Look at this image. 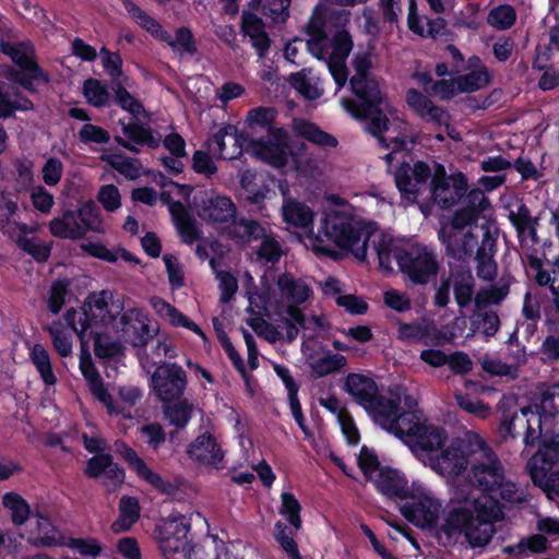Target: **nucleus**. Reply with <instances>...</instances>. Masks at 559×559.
Masks as SVG:
<instances>
[{"label": "nucleus", "instance_id": "3c124183", "mask_svg": "<svg viewBox=\"0 0 559 559\" xmlns=\"http://www.w3.org/2000/svg\"><path fill=\"white\" fill-rule=\"evenodd\" d=\"M49 335L52 340V345L56 352L61 357H68L72 354L73 338L70 331H68L61 322L55 321L47 328Z\"/></svg>", "mask_w": 559, "mask_h": 559}, {"label": "nucleus", "instance_id": "6ab92c4d", "mask_svg": "<svg viewBox=\"0 0 559 559\" xmlns=\"http://www.w3.org/2000/svg\"><path fill=\"white\" fill-rule=\"evenodd\" d=\"M431 171L429 167L419 160H403L396 169L394 177L395 183L402 195L408 202H415L418 193L426 186Z\"/></svg>", "mask_w": 559, "mask_h": 559}, {"label": "nucleus", "instance_id": "f8f14e48", "mask_svg": "<svg viewBox=\"0 0 559 559\" xmlns=\"http://www.w3.org/2000/svg\"><path fill=\"white\" fill-rule=\"evenodd\" d=\"M478 225L472 213L456 212L439 231V238L452 258L464 261L472 257L478 245ZM481 229V226H480Z\"/></svg>", "mask_w": 559, "mask_h": 559}, {"label": "nucleus", "instance_id": "bf43d9fd", "mask_svg": "<svg viewBox=\"0 0 559 559\" xmlns=\"http://www.w3.org/2000/svg\"><path fill=\"white\" fill-rule=\"evenodd\" d=\"M280 513L288 520V522L299 530L301 527L300 510L301 506L292 492H282Z\"/></svg>", "mask_w": 559, "mask_h": 559}, {"label": "nucleus", "instance_id": "4be33fe9", "mask_svg": "<svg viewBox=\"0 0 559 559\" xmlns=\"http://www.w3.org/2000/svg\"><path fill=\"white\" fill-rule=\"evenodd\" d=\"M302 355L311 373L317 378L338 372L347 365L344 355L332 353L330 349L312 342L304 343Z\"/></svg>", "mask_w": 559, "mask_h": 559}, {"label": "nucleus", "instance_id": "473e14b6", "mask_svg": "<svg viewBox=\"0 0 559 559\" xmlns=\"http://www.w3.org/2000/svg\"><path fill=\"white\" fill-rule=\"evenodd\" d=\"M481 246L477 251V275L485 281H492L497 276V264L493 260L495 240L489 228L481 225Z\"/></svg>", "mask_w": 559, "mask_h": 559}, {"label": "nucleus", "instance_id": "8fccbe9b", "mask_svg": "<svg viewBox=\"0 0 559 559\" xmlns=\"http://www.w3.org/2000/svg\"><path fill=\"white\" fill-rule=\"evenodd\" d=\"M71 295L70 282L68 280L53 281L47 296V307L49 311L52 314L59 313Z\"/></svg>", "mask_w": 559, "mask_h": 559}, {"label": "nucleus", "instance_id": "9b49d317", "mask_svg": "<svg viewBox=\"0 0 559 559\" xmlns=\"http://www.w3.org/2000/svg\"><path fill=\"white\" fill-rule=\"evenodd\" d=\"M48 229L53 237L70 240L83 239L88 231L96 234L106 231L98 210L91 203L78 210H67L53 217L48 223Z\"/></svg>", "mask_w": 559, "mask_h": 559}, {"label": "nucleus", "instance_id": "2eb2a0df", "mask_svg": "<svg viewBox=\"0 0 559 559\" xmlns=\"http://www.w3.org/2000/svg\"><path fill=\"white\" fill-rule=\"evenodd\" d=\"M412 501L401 508V512L414 525L431 528L442 513V501L426 486L414 481L408 497Z\"/></svg>", "mask_w": 559, "mask_h": 559}, {"label": "nucleus", "instance_id": "ddd939ff", "mask_svg": "<svg viewBox=\"0 0 559 559\" xmlns=\"http://www.w3.org/2000/svg\"><path fill=\"white\" fill-rule=\"evenodd\" d=\"M474 439L481 437L474 431H468L463 438L452 441L442 447L435 455L427 456V463L436 473L448 480L456 481L462 473H467L471 464V450L474 449Z\"/></svg>", "mask_w": 559, "mask_h": 559}, {"label": "nucleus", "instance_id": "69168bd1", "mask_svg": "<svg viewBox=\"0 0 559 559\" xmlns=\"http://www.w3.org/2000/svg\"><path fill=\"white\" fill-rule=\"evenodd\" d=\"M275 538L290 559H301L292 531L282 522L275 524Z\"/></svg>", "mask_w": 559, "mask_h": 559}, {"label": "nucleus", "instance_id": "a19ab883", "mask_svg": "<svg viewBox=\"0 0 559 559\" xmlns=\"http://www.w3.org/2000/svg\"><path fill=\"white\" fill-rule=\"evenodd\" d=\"M169 212L173 216L175 225L182 238L187 243H192L200 237L199 229L195 223L191 219L186 207L179 203L174 202L169 205Z\"/></svg>", "mask_w": 559, "mask_h": 559}, {"label": "nucleus", "instance_id": "680f3d73", "mask_svg": "<svg viewBox=\"0 0 559 559\" xmlns=\"http://www.w3.org/2000/svg\"><path fill=\"white\" fill-rule=\"evenodd\" d=\"M276 118V110L272 107H257L248 112L246 123L250 127H263L267 131L271 127H277L273 124Z\"/></svg>", "mask_w": 559, "mask_h": 559}, {"label": "nucleus", "instance_id": "c9c22d12", "mask_svg": "<svg viewBox=\"0 0 559 559\" xmlns=\"http://www.w3.org/2000/svg\"><path fill=\"white\" fill-rule=\"evenodd\" d=\"M27 540L35 546H58L63 543L61 533L44 516H36L34 527L28 532Z\"/></svg>", "mask_w": 559, "mask_h": 559}, {"label": "nucleus", "instance_id": "6e6d98bb", "mask_svg": "<svg viewBox=\"0 0 559 559\" xmlns=\"http://www.w3.org/2000/svg\"><path fill=\"white\" fill-rule=\"evenodd\" d=\"M294 167L306 178L318 179L323 175L321 162L307 152L294 157Z\"/></svg>", "mask_w": 559, "mask_h": 559}, {"label": "nucleus", "instance_id": "f704fd0d", "mask_svg": "<svg viewBox=\"0 0 559 559\" xmlns=\"http://www.w3.org/2000/svg\"><path fill=\"white\" fill-rule=\"evenodd\" d=\"M151 305L155 312L165 321L170 323L174 326H183L195 334H198L200 337L205 340V334L203 331L199 328L198 324L189 320L182 312H180L178 309H176L170 304L166 302L164 299L158 297H153L151 299Z\"/></svg>", "mask_w": 559, "mask_h": 559}, {"label": "nucleus", "instance_id": "c85d7f7f", "mask_svg": "<svg viewBox=\"0 0 559 559\" xmlns=\"http://www.w3.org/2000/svg\"><path fill=\"white\" fill-rule=\"evenodd\" d=\"M188 455L204 465L218 466L224 459V451L215 436L203 432L188 447Z\"/></svg>", "mask_w": 559, "mask_h": 559}, {"label": "nucleus", "instance_id": "5701e85b", "mask_svg": "<svg viewBox=\"0 0 559 559\" xmlns=\"http://www.w3.org/2000/svg\"><path fill=\"white\" fill-rule=\"evenodd\" d=\"M466 190L467 181L461 173L447 177L444 170L440 168L432 178L431 195L442 209H449L456 204Z\"/></svg>", "mask_w": 559, "mask_h": 559}, {"label": "nucleus", "instance_id": "c03bdc74", "mask_svg": "<svg viewBox=\"0 0 559 559\" xmlns=\"http://www.w3.org/2000/svg\"><path fill=\"white\" fill-rule=\"evenodd\" d=\"M80 248L90 255L110 263H114L119 259H123L128 262H138L136 259L127 250L121 248L109 250L100 242H82Z\"/></svg>", "mask_w": 559, "mask_h": 559}, {"label": "nucleus", "instance_id": "cd10ccee", "mask_svg": "<svg viewBox=\"0 0 559 559\" xmlns=\"http://www.w3.org/2000/svg\"><path fill=\"white\" fill-rule=\"evenodd\" d=\"M115 451L128 463L131 471H133L140 479L151 485L154 489H158L163 492L167 491L169 485L128 444L122 441H116Z\"/></svg>", "mask_w": 559, "mask_h": 559}, {"label": "nucleus", "instance_id": "7c9ffc66", "mask_svg": "<svg viewBox=\"0 0 559 559\" xmlns=\"http://www.w3.org/2000/svg\"><path fill=\"white\" fill-rule=\"evenodd\" d=\"M397 336L402 341L420 342L428 344L430 342H451L453 338L457 336V334L454 332H451L449 334L442 333L436 326L429 323H402L399 325Z\"/></svg>", "mask_w": 559, "mask_h": 559}, {"label": "nucleus", "instance_id": "a211bd4d", "mask_svg": "<svg viewBox=\"0 0 559 559\" xmlns=\"http://www.w3.org/2000/svg\"><path fill=\"white\" fill-rule=\"evenodd\" d=\"M467 69L469 71L465 74L449 80H440L437 85L438 92L449 99L462 93L481 90L489 84V71L477 57L468 59Z\"/></svg>", "mask_w": 559, "mask_h": 559}, {"label": "nucleus", "instance_id": "a18cd8bd", "mask_svg": "<svg viewBox=\"0 0 559 559\" xmlns=\"http://www.w3.org/2000/svg\"><path fill=\"white\" fill-rule=\"evenodd\" d=\"M453 293L460 307L471 302L474 294V278L468 270H459L453 274Z\"/></svg>", "mask_w": 559, "mask_h": 559}, {"label": "nucleus", "instance_id": "9d476101", "mask_svg": "<svg viewBox=\"0 0 559 559\" xmlns=\"http://www.w3.org/2000/svg\"><path fill=\"white\" fill-rule=\"evenodd\" d=\"M190 530V520L185 515L170 516L156 526L155 539L163 559H202Z\"/></svg>", "mask_w": 559, "mask_h": 559}, {"label": "nucleus", "instance_id": "4d7b16f0", "mask_svg": "<svg viewBox=\"0 0 559 559\" xmlns=\"http://www.w3.org/2000/svg\"><path fill=\"white\" fill-rule=\"evenodd\" d=\"M33 209L43 215H49L55 205V197L43 186H34L29 190Z\"/></svg>", "mask_w": 559, "mask_h": 559}, {"label": "nucleus", "instance_id": "dca6fc26", "mask_svg": "<svg viewBox=\"0 0 559 559\" xmlns=\"http://www.w3.org/2000/svg\"><path fill=\"white\" fill-rule=\"evenodd\" d=\"M246 151L275 168H284L293 157L288 132L283 127H271L265 139L250 140Z\"/></svg>", "mask_w": 559, "mask_h": 559}, {"label": "nucleus", "instance_id": "c756f323", "mask_svg": "<svg viewBox=\"0 0 559 559\" xmlns=\"http://www.w3.org/2000/svg\"><path fill=\"white\" fill-rule=\"evenodd\" d=\"M370 481L377 490L389 498L407 499L411 486L399 471L384 466L376 471Z\"/></svg>", "mask_w": 559, "mask_h": 559}, {"label": "nucleus", "instance_id": "338daca9", "mask_svg": "<svg viewBox=\"0 0 559 559\" xmlns=\"http://www.w3.org/2000/svg\"><path fill=\"white\" fill-rule=\"evenodd\" d=\"M262 238V242L257 253L259 258L266 260L267 262H277L282 254L283 250L277 241V239L273 235L263 234L260 236Z\"/></svg>", "mask_w": 559, "mask_h": 559}, {"label": "nucleus", "instance_id": "f3484780", "mask_svg": "<svg viewBox=\"0 0 559 559\" xmlns=\"http://www.w3.org/2000/svg\"><path fill=\"white\" fill-rule=\"evenodd\" d=\"M194 211L203 222L222 231L236 216L234 202L215 191H205L195 197Z\"/></svg>", "mask_w": 559, "mask_h": 559}, {"label": "nucleus", "instance_id": "393cba45", "mask_svg": "<svg viewBox=\"0 0 559 559\" xmlns=\"http://www.w3.org/2000/svg\"><path fill=\"white\" fill-rule=\"evenodd\" d=\"M250 140L240 133L234 126L222 127L207 142L209 151L218 158H237Z\"/></svg>", "mask_w": 559, "mask_h": 559}, {"label": "nucleus", "instance_id": "412c9836", "mask_svg": "<svg viewBox=\"0 0 559 559\" xmlns=\"http://www.w3.org/2000/svg\"><path fill=\"white\" fill-rule=\"evenodd\" d=\"M3 52L21 69L13 80L26 90L33 88V82L37 80L47 81L38 64L34 61V48L31 44L4 45Z\"/></svg>", "mask_w": 559, "mask_h": 559}, {"label": "nucleus", "instance_id": "bb28decb", "mask_svg": "<svg viewBox=\"0 0 559 559\" xmlns=\"http://www.w3.org/2000/svg\"><path fill=\"white\" fill-rule=\"evenodd\" d=\"M80 370L85 381L87 382L90 391L99 402L106 406L108 413H120V407L114 403L111 395L104 386L99 373L92 361L91 355L84 348V345H82L80 355Z\"/></svg>", "mask_w": 559, "mask_h": 559}, {"label": "nucleus", "instance_id": "603ef678", "mask_svg": "<svg viewBox=\"0 0 559 559\" xmlns=\"http://www.w3.org/2000/svg\"><path fill=\"white\" fill-rule=\"evenodd\" d=\"M4 508L10 510L12 522L15 525L24 524L29 516L28 503L17 493L8 492L2 497Z\"/></svg>", "mask_w": 559, "mask_h": 559}, {"label": "nucleus", "instance_id": "b1692460", "mask_svg": "<svg viewBox=\"0 0 559 559\" xmlns=\"http://www.w3.org/2000/svg\"><path fill=\"white\" fill-rule=\"evenodd\" d=\"M151 382L154 392L162 401L171 402L178 399L186 388L185 371L176 365L158 366Z\"/></svg>", "mask_w": 559, "mask_h": 559}, {"label": "nucleus", "instance_id": "1a4fd4ad", "mask_svg": "<svg viewBox=\"0 0 559 559\" xmlns=\"http://www.w3.org/2000/svg\"><path fill=\"white\" fill-rule=\"evenodd\" d=\"M312 296V289L305 278L297 277L290 273H283L276 280V288L269 290L265 295V302L274 306L280 313H287L289 318L308 328L310 323L321 326V320L317 317L306 320L300 305L305 304Z\"/></svg>", "mask_w": 559, "mask_h": 559}, {"label": "nucleus", "instance_id": "49530a36", "mask_svg": "<svg viewBox=\"0 0 559 559\" xmlns=\"http://www.w3.org/2000/svg\"><path fill=\"white\" fill-rule=\"evenodd\" d=\"M228 236L237 239L239 242L259 239L264 234V229L254 221H233L227 225Z\"/></svg>", "mask_w": 559, "mask_h": 559}, {"label": "nucleus", "instance_id": "6e6552de", "mask_svg": "<svg viewBox=\"0 0 559 559\" xmlns=\"http://www.w3.org/2000/svg\"><path fill=\"white\" fill-rule=\"evenodd\" d=\"M378 420L382 429L405 442L424 464L427 456L435 455L448 441L442 428L421 419L413 411H399L393 420L380 414Z\"/></svg>", "mask_w": 559, "mask_h": 559}, {"label": "nucleus", "instance_id": "f03ea898", "mask_svg": "<svg viewBox=\"0 0 559 559\" xmlns=\"http://www.w3.org/2000/svg\"><path fill=\"white\" fill-rule=\"evenodd\" d=\"M330 207L320 218L318 233L313 230L316 212L305 202L286 198L281 213L283 221L292 228L304 231L301 241L317 255L336 259L338 253L331 245L350 252L356 259L366 261L368 240L377 242L381 235L377 224L357 217L353 206L343 198L332 194L326 198Z\"/></svg>", "mask_w": 559, "mask_h": 559}, {"label": "nucleus", "instance_id": "0e129e2a", "mask_svg": "<svg viewBox=\"0 0 559 559\" xmlns=\"http://www.w3.org/2000/svg\"><path fill=\"white\" fill-rule=\"evenodd\" d=\"M489 202L487 198L485 197L484 192L479 189H473L469 191L465 199V205L462 210L459 212H467L472 213L474 216V223L476 222L477 217L481 213H486V211L489 210Z\"/></svg>", "mask_w": 559, "mask_h": 559}, {"label": "nucleus", "instance_id": "ea45409f", "mask_svg": "<svg viewBox=\"0 0 559 559\" xmlns=\"http://www.w3.org/2000/svg\"><path fill=\"white\" fill-rule=\"evenodd\" d=\"M123 7L127 12L130 14L132 20L146 32H148L156 39L163 41L169 39V33L166 32L160 24L141 10L135 3L131 0H123Z\"/></svg>", "mask_w": 559, "mask_h": 559}, {"label": "nucleus", "instance_id": "f257e3e1", "mask_svg": "<svg viewBox=\"0 0 559 559\" xmlns=\"http://www.w3.org/2000/svg\"><path fill=\"white\" fill-rule=\"evenodd\" d=\"M466 479L480 491L473 490L460 504L444 513L437 537L444 546L465 543L472 548L484 547L495 534L493 524L503 514L497 495L508 502L522 501L514 483L507 479L499 457L481 439H474Z\"/></svg>", "mask_w": 559, "mask_h": 559}, {"label": "nucleus", "instance_id": "20e7f679", "mask_svg": "<svg viewBox=\"0 0 559 559\" xmlns=\"http://www.w3.org/2000/svg\"><path fill=\"white\" fill-rule=\"evenodd\" d=\"M355 74L350 79L353 92L361 100L356 104L349 98H342V107L354 118H368L367 130L373 134L384 148L392 151L383 156L391 167L408 142L413 141V133L408 123L399 115L397 110L388 103H383L379 83L370 75L372 67L371 53L357 52L353 59Z\"/></svg>", "mask_w": 559, "mask_h": 559}, {"label": "nucleus", "instance_id": "aec40b11", "mask_svg": "<svg viewBox=\"0 0 559 559\" xmlns=\"http://www.w3.org/2000/svg\"><path fill=\"white\" fill-rule=\"evenodd\" d=\"M114 329L121 331L134 346H143L157 332V328L140 309H129L119 319L114 317Z\"/></svg>", "mask_w": 559, "mask_h": 559}, {"label": "nucleus", "instance_id": "37998d69", "mask_svg": "<svg viewBox=\"0 0 559 559\" xmlns=\"http://www.w3.org/2000/svg\"><path fill=\"white\" fill-rule=\"evenodd\" d=\"M29 358L44 383L47 385L56 384L57 377L53 373L50 356L47 349L40 344H35L29 352Z\"/></svg>", "mask_w": 559, "mask_h": 559}, {"label": "nucleus", "instance_id": "774afa93", "mask_svg": "<svg viewBox=\"0 0 559 559\" xmlns=\"http://www.w3.org/2000/svg\"><path fill=\"white\" fill-rule=\"evenodd\" d=\"M97 201L108 212H115L121 206V194L115 185L102 186L97 193Z\"/></svg>", "mask_w": 559, "mask_h": 559}, {"label": "nucleus", "instance_id": "4468645a", "mask_svg": "<svg viewBox=\"0 0 559 559\" xmlns=\"http://www.w3.org/2000/svg\"><path fill=\"white\" fill-rule=\"evenodd\" d=\"M345 391L372 416L374 423L380 426L378 415H384L393 420L399 413L396 400L378 395V386L374 381L364 374L349 373L344 383Z\"/></svg>", "mask_w": 559, "mask_h": 559}, {"label": "nucleus", "instance_id": "e2e57ef3", "mask_svg": "<svg viewBox=\"0 0 559 559\" xmlns=\"http://www.w3.org/2000/svg\"><path fill=\"white\" fill-rule=\"evenodd\" d=\"M515 16L513 8L508 4H503L492 9L488 14L487 21L496 28L506 29L513 25Z\"/></svg>", "mask_w": 559, "mask_h": 559}, {"label": "nucleus", "instance_id": "09e8293b", "mask_svg": "<svg viewBox=\"0 0 559 559\" xmlns=\"http://www.w3.org/2000/svg\"><path fill=\"white\" fill-rule=\"evenodd\" d=\"M310 74V71L302 70L292 74L289 81L299 94L306 98L316 99L322 95L323 90L319 86L318 81Z\"/></svg>", "mask_w": 559, "mask_h": 559}, {"label": "nucleus", "instance_id": "de8ad7c7", "mask_svg": "<svg viewBox=\"0 0 559 559\" xmlns=\"http://www.w3.org/2000/svg\"><path fill=\"white\" fill-rule=\"evenodd\" d=\"M100 158L127 179H135L141 174L140 163L136 159L127 157L122 154L106 153L103 154Z\"/></svg>", "mask_w": 559, "mask_h": 559}, {"label": "nucleus", "instance_id": "e433bc0d", "mask_svg": "<svg viewBox=\"0 0 559 559\" xmlns=\"http://www.w3.org/2000/svg\"><path fill=\"white\" fill-rule=\"evenodd\" d=\"M407 25L412 32L421 37L437 38L443 35L445 28L444 20H421L416 12L415 0H409Z\"/></svg>", "mask_w": 559, "mask_h": 559}, {"label": "nucleus", "instance_id": "39448f33", "mask_svg": "<svg viewBox=\"0 0 559 559\" xmlns=\"http://www.w3.org/2000/svg\"><path fill=\"white\" fill-rule=\"evenodd\" d=\"M349 12L346 10L328 9L318 5L307 25V47L317 59L323 60L333 76L338 88L347 81L346 59L353 48V41L348 32L337 31L330 40L325 35L326 23L345 25L348 22Z\"/></svg>", "mask_w": 559, "mask_h": 559}, {"label": "nucleus", "instance_id": "0eeeda50", "mask_svg": "<svg viewBox=\"0 0 559 559\" xmlns=\"http://www.w3.org/2000/svg\"><path fill=\"white\" fill-rule=\"evenodd\" d=\"M377 233L381 239L368 240V252H373L378 258L379 267L393 271V260L396 261L401 271L417 284H426L438 273L440 261L435 252L421 245L411 246L402 250L400 246L388 235L383 234L377 226Z\"/></svg>", "mask_w": 559, "mask_h": 559}, {"label": "nucleus", "instance_id": "864d4df0", "mask_svg": "<svg viewBox=\"0 0 559 559\" xmlns=\"http://www.w3.org/2000/svg\"><path fill=\"white\" fill-rule=\"evenodd\" d=\"M83 95L87 103L95 107L106 106L110 99L106 84L96 79H88L84 82Z\"/></svg>", "mask_w": 559, "mask_h": 559}, {"label": "nucleus", "instance_id": "72a5a7b5", "mask_svg": "<svg viewBox=\"0 0 559 559\" xmlns=\"http://www.w3.org/2000/svg\"><path fill=\"white\" fill-rule=\"evenodd\" d=\"M241 28L243 34L250 38L258 55L264 57L270 48L271 39L264 29L262 20L252 13H243Z\"/></svg>", "mask_w": 559, "mask_h": 559}, {"label": "nucleus", "instance_id": "052dcab7", "mask_svg": "<svg viewBox=\"0 0 559 559\" xmlns=\"http://www.w3.org/2000/svg\"><path fill=\"white\" fill-rule=\"evenodd\" d=\"M192 406L187 401H178L165 407L166 418L171 425L185 427L191 416Z\"/></svg>", "mask_w": 559, "mask_h": 559}, {"label": "nucleus", "instance_id": "7ed1b4c3", "mask_svg": "<svg viewBox=\"0 0 559 559\" xmlns=\"http://www.w3.org/2000/svg\"><path fill=\"white\" fill-rule=\"evenodd\" d=\"M522 408L520 414H503L500 433L503 438L515 437L525 430L524 442L533 445L540 440L538 451L528 460L527 468L533 483L549 499L559 497V433L552 432L554 419L559 414V384L544 386L539 403Z\"/></svg>", "mask_w": 559, "mask_h": 559}, {"label": "nucleus", "instance_id": "5fc2aeb1", "mask_svg": "<svg viewBox=\"0 0 559 559\" xmlns=\"http://www.w3.org/2000/svg\"><path fill=\"white\" fill-rule=\"evenodd\" d=\"M28 234L16 233L15 237H11L17 246L31 254L37 261H46L50 254V247L35 238H27Z\"/></svg>", "mask_w": 559, "mask_h": 559}, {"label": "nucleus", "instance_id": "423d86ee", "mask_svg": "<svg viewBox=\"0 0 559 559\" xmlns=\"http://www.w3.org/2000/svg\"><path fill=\"white\" fill-rule=\"evenodd\" d=\"M111 294L107 290L90 294L78 308L66 311L63 319L80 337L82 345L94 340V352L99 358H110L120 354L121 346L106 335L108 325L114 321V309L109 307Z\"/></svg>", "mask_w": 559, "mask_h": 559}, {"label": "nucleus", "instance_id": "13d9d810", "mask_svg": "<svg viewBox=\"0 0 559 559\" xmlns=\"http://www.w3.org/2000/svg\"><path fill=\"white\" fill-rule=\"evenodd\" d=\"M164 41L167 43L174 52L178 53L180 57L192 56L197 51L192 34L188 28H179L176 33L175 39L169 35V39Z\"/></svg>", "mask_w": 559, "mask_h": 559}, {"label": "nucleus", "instance_id": "4c0bfd02", "mask_svg": "<svg viewBox=\"0 0 559 559\" xmlns=\"http://www.w3.org/2000/svg\"><path fill=\"white\" fill-rule=\"evenodd\" d=\"M122 131L129 141L117 138V142L132 152H136L134 144L146 145L148 147H157L159 145V136L154 135L150 129L136 123L123 124Z\"/></svg>", "mask_w": 559, "mask_h": 559}, {"label": "nucleus", "instance_id": "79ce46f5", "mask_svg": "<svg viewBox=\"0 0 559 559\" xmlns=\"http://www.w3.org/2000/svg\"><path fill=\"white\" fill-rule=\"evenodd\" d=\"M119 518L111 524L115 534L129 531L140 516V506L135 498L122 497L119 504Z\"/></svg>", "mask_w": 559, "mask_h": 559}, {"label": "nucleus", "instance_id": "2f4dec72", "mask_svg": "<svg viewBox=\"0 0 559 559\" xmlns=\"http://www.w3.org/2000/svg\"><path fill=\"white\" fill-rule=\"evenodd\" d=\"M405 100L407 106L421 119L438 124L448 122V115L443 108L435 105L432 100L417 90H408Z\"/></svg>", "mask_w": 559, "mask_h": 559}, {"label": "nucleus", "instance_id": "58836bf2", "mask_svg": "<svg viewBox=\"0 0 559 559\" xmlns=\"http://www.w3.org/2000/svg\"><path fill=\"white\" fill-rule=\"evenodd\" d=\"M292 128L296 135L306 139L307 141L322 147H335L337 140L320 129L312 122L305 119H294Z\"/></svg>", "mask_w": 559, "mask_h": 559}, {"label": "nucleus", "instance_id": "a878e982", "mask_svg": "<svg viewBox=\"0 0 559 559\" xmlns=\"http://www.w3.org/2000/svg\"><path fill=\"white\" fill-rule=\"evenodd\" d=\"M20 212L17 195L9 191H0V230L10 238L16 233L32 234L37 231V226H28L17 221Z\"/></svg>", "mask_w": 559, "mask_h": 559}]
</instances>
